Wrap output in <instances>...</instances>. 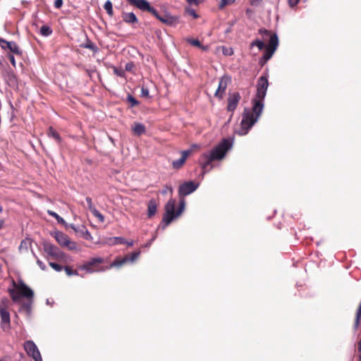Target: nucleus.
Masks as SVG:
<instances>
[{
    "instance_id": "a19ab883",
    "label": "nucleus",
    "mask_w": 361,
    "mask_h": 361,
    "mask_svg": "<svg viewBox=\"0 0 361 361\" xmlns=\"http://www.w3.org/2000/svg\"><path fill=\"white\" fill-rule=\"evenodd\" d=\"M222 54L224 56H231L233 54V49L232 47H222Z\"/></svg>"
},
{
    "instance_id": "864d4df0",
    "label": "nucleus",
    "mask_w": 361,
    "mask_h": 361,
    "mask_svg": "<svg viewBox=\"0 0 361 361\" xmlns=\"http://www.w3.org/2000/svg\"><path fill=\"white\" fill-rule=\"evenodd\" d=\"M36 260H37V264L39 265L40 269L43 271L46 270V269H47L46 265L39 258L37 259Z\"/></svg>"
},
{
    "instance_id": "a18cd8bd",
    "label": "nucleus",
    "mask_w": 361,
    "mask_h": 361,
    "mask_svg": "<svg viewBox=\"0 0 361 361\" xmlns=\"http://www.w3.org/2000/svg\"><path fill=\"white\" fill-rule=\"evenodd\" d=\"M135 67V63L133 61H130L126 63L125 66V71H131L133 68Z\"/></svg>"
},
{
    "instance_id": "2eb2a0df",
    "label": "nucleus",
    "mask_w": 361,
    "mask_h": 361,
    "mask_svg": "<svg viewBox=\"0 0 361 361\" xmlns=\"http://www.w3.org/2000/svg\"><path fill=\"white\" fill-rule=\"evenodd\" d=\"M240 99L241 97L239 92H236L230 94L228 97V105L226 107L227 111L233 112L236 109Z\"/></svg>"
},
{
    "instance_id": "a211bd4d",
    "label": "nucleus",
    "mask_w": 361,
    "mask_h": 361,
    "mask_svg": "<svg viewBox=\"0 0 361 361\" xmlns=\"http://www.w3.org/2000/svg\"><path fill=\"white\" fill-rule=\"evenodd\" d=\"M130 5L134 6L142 11H148L151 6L147 0H126Z\"/></svg>"
},
{
    "instance_id": "bf43d9fd",
    "label": "nucleus",
    "mask_w": 361,
    "mask_h": 361,
    "mask_svg": "<svg viewBox=\"0 0 361 361\" xmlns=\"http://www.w3.org/2000/svg\"><path fill=\"white\" fill-rule=\"evenodd\" d=\"M68 227L71 228L73 230H74L77 233L78 226H75L73 224H68Z\"/></svg>"
},
{
    "instance_id": "58836bf2",
    "label": "nucleus",
    "mask_w": 361,
    "mask_h": 361,
    "mask_svg": "<svg viewBox=\"0 0 361 361\" xmlns=\"http://www.w3.org/2000/svg\"><path fill=\"white\" fill-rule=\"evenodd\" d=\"M8 78L10 85H14L16 84L17 80L13 71L8 73Z\"/></svg>"
},
{
    "instance_id": "052dcab7",
    "label": "nucleus",
    "mask_w": 361,
    "mask_h": 361,
    "mask_svg": "<svg viewBox=\"0 0 361 361\" xmlns=\"http://www.w3.org/2000/svg\"><path fill=\"white\" fill-rule=\"evenodd\" d=\"M199 48L201 49L202 50L206 51H207L209 49V46L208 45H202L201 44V46Z\"/></svg>"
},
{
    "instance_id": "6e6d98bb",
    "label": "nucleus",
    "mask_w": 361,
    "mask_h": 361,
    "mask_svg": "<svg viewBox=\"0 0 361 361\" xmlns=\"http://www.w3.org/2000/svg\"><path fill=\"white\" fill-rule=\"evenodd\" d=\"M8 59L9 60V61L11 62V63L15 67L16 66V60H15V57L13 54H9L8 56Z\"/></svg>"
},
{
    "instance_id": "c85d7f7f",
    "label": "nucleus",
    "mask_w": 361,
    "mask_h": 361,
    "mask_svg": "<svg viewBox=\"0 0 361 361\" xmlns=\"http://www.w3.org/2000/svg\"><path fill=\"white\" fill-rule=\"evenodd\" d=\"M52 32L53 30L51 27L46 25H42L39 30L40 35L44 37H49L52 34Z\"/></svg>"
},
{
    "instance_id": "0e129e2a",
    "label": "nucleus",
    "mask_w": 361,
    "mask_h": 361,
    "mask_svg": "<svg viewBox=\"0 0 361 361\" xmlns=\"http://www.w3.org/2000/svg\"><path fill=\"white\" fill-rule=\"evenodd\" d=\"M109 140H110V142L114 145L116 146V142H115V140L111 137V136H109Z\"/></svg>"
},
{
    "instance_id": "f8f14e48",
    "label": "nucleus",
    "mask_w": 361,
    "mask_h": 361,
    "mask_svg": "<svg viewBox=\"0 0 361 361\" xmlns=\"http://www.w3.org/2000/svg\"><path fill=\"white\" fill-rule=\"evenodd\" d=\"M0 47L3 49H8L13 54H15L18 56H21L23 54V51L20 49L19 46L16 42H9L0 37Z\"/></svg>"
},
{
    "instance_id": "e433bc0d",
    "label": "nucleus",
    "mask_w": 361,
    "mask_h": 361,
    "mask_svg": "<svg viewBox=\"0 0 361 361\" xmlns=\"http://www.w3.org/2000/svg\"><path fill=\"white\" fill-rule=\"evenodd\" d=\"M114 73L121 78H124L126 75L125 71L122 68L115 66H114Z\"/></svg>"
},
{
    "instance_id": "79ce46f5",
    "label": "nucleus",
    "mask_w": 361,
    "mask_h": 361,
    "mask_svg": "<svg viewBox=\"0 0 361 361\" xmlns=\"http://www.w3.org/2000/svg\"><path fill=\"white\" fill-rule=\"evenodd\" d=\"M49 266L56 271H61L63 269V266L56 262H50Z\"/></svg>"
},
{
    "instance_id": "423d86ee",
    "label": "nucleus",
    "mask_w": 361,
    "mask_h": 361,
    "mask_svg": "<svg viewBox=\"0 0 361 361\" xmlns=\"http://www.w3.org/2000/svg\"><path fill=\"white\" fill-rule=\"evenodd\" d=\"M269 87V81L267 75L260 76L257 82V92L252 102H259L264 104V99Z\"/></svg>"
},
{
    "instance_id": "9d476101",
    "label": "nucleus",
    "mask_w": 361,
    "mask_h": 361,
    "mask_svg": "<svg viewBox=\"0 0 361 361\" xmlns=\"http://www.w3.org/2000/svg\"><path fill=\"white\" fill-rule=\"evenodd\" d=\"M44 251L50 257L55 259H63L65 253L54 244L44 241L42 243Z\"/></svg>"
},
{
    "instance_id": "5fc2aeb1",
    "label": "nucleus",
    "mask_w": 361,
    "mask_h": 361,
    "mask_svg": "<svg viewBox=\"0 0 361 361\" xmlns=\"http://www.w3.org/2000/svg\"><path fill=\"white\" fill-rule=\"evenodd\" d=\"M288 5L290 8L295 7L300 1V0H288Z\"/></svg>"
},
{
    "instance_id": "774afa93",
    "label": "nucleus",
    "mask_w": 361,
    "mask_h": 361,
    "mask_svg": "<svg viewBox=\"0 0 361 361\" xmlns=\"http://www.w3.org/2000/svg\"><path fill=\"white\" fill-rule=\"evenodd\" d=\"M154 240V238H153L149 243H147V244L146 245V246H149L151 245L152 242Z\"/></svg>"
},
{
    "instance_id": "13d9d810",
    "label": "nucleus",
    "mask_w": 361,
    "mask_h": 361,
    "mask_svg": "<svg viewBox=\"0 0 361 361\" xmlns=\"http://www.w3.org/2000/svg\"><path fill=\"white\" fill-rule=\"evenodd\" d=\"M190 4L198 5L200 2V0H186Z\"/></svg>"
},
{
    "instance_id": "37998d69",
    "label": "nucleus",
    "mask_w": 361,
    "mask_h": 361,
    "mask_svg": "<svg viewBox=\"0 0 361 361\" xmlns=\"http://www.w3.org/2000/svg\"><path fill=\"white\" fill-rule=\"evenodd\" d=\"M85 200L87 203V205H88V209L89 210L92 212V211H94V209H96V207L94 206V204H92V198L90 197H86L85 198Z\"/></svg>"
},
{
    "instance_id": "7ed1b4c3",
    "label": "nucleus",
    "mask_w": 361,
    "mask_h": 361,
    "mask_svg": "<svg viewBox=\"0 0 361 361\" xmlns=\"http://www.w3.org/2000/svg\"><path fill=\"white\" fill-rule=\"evenodd\" d=\"M176 201L175 199L171 198L165 204L162 220L160 223L159 227L164 230L174 219L178 218L185 210V201L181 198L179 201V205L176 210Z\"/></svg>"
},
{
    "instance_id": "9b49d317",
    "label": "nucleus",
    "mask_w": 361,
    "mask_h": 361,
    "mask_svg": "<svg viewBox=\"0 0 361 361\" xmlns=\"http://www.w3.org/2000/svg\"><path fill=\"white\" fill-rule=\"evenodd\" d=\"M24 348L27 354L35 361H42L40 352L32 341H27L24 343Z\"/></svg>"
},
{
    "instance_id": "e2e57ef3",
    "label": "nucleus",
    "mask_w": 361,
    "mask_h": 361,
    "mask_svg": "<svg viewBox=\"0 0 361 361\" xmlns=\"http://www.w3.org/2000/svg\"><path fill=\"white\" fill-rule=\"evenodd\" d=\"M125 244H126L129 247H131L134 245V241L133 240H130V241L126 240V243Z\"/></svg>"
},
{
    "instance_id": "2f4dec72",
    "label": "nucleus",
    "mask_w": 361,
    "mask_h": 361,
    "mask_svg": "<svg viewBox=\"0 0 361 361\" xmlns=\"http://www.w3.org/2000/svg\"><path fill=\"white\" fill-rule=\"evenodd\" d=\"M185 160L180 157L172 161V166L174 169H179L185 164Z\"/></svg>"
},
{
    "instance_id": "4be33fe9",
    "label": "nucleus",
    "mask_w": 361,
    "mask_h": 361,
    "mask_svg": "<svg viewBox=\"0 0 361 361\" xmlns=\"http://www.w3.org/2000/svg\"><path fill=\"white\" fill-rule=\"evenodd\" d=\"M126 262H127V259L125 257L116 258L109 265L102 267V269H99V271H104L109 269L112 267H119Z\"/></svg>"
},
{
    "instance_id": "bb28decb",
    "label": "nucleus",
    "mask_w": 361,
    "mask_h": 361,
    "mask_svg": "<svg viewBox=\"0 0 361 361\" xmlns=\"http://www.w3.org/2000/svg\"><path fill=\"white\" fill-rule=\"evenodd\" d=\"M133 131L135 135L140 136L145 133L146 128L145 125H143L142 123H136L134 127L133 128Z\"/></svg>"
},
{
    "instance_id": "c9c22d12",
    "label": "nucleus",
    "mask_w": 361,
    "mask_h": 361,
    "mask_svg": "<svg viewBox=\"0 0 361 361\" xmlns=\"http://www.w3.org/2000/svg\"><path fill=\"white\" fill-rule=\"evenodd\" d=\"M64 271H66L68 276H77L78 275V272L77 270H74L72 267L69 266H66L63 267Z\"/></svg>"
},
{
    "instance_id": "de8ad7c7",
    "label": "nucleus",
    "mask_w": 361,
    "mask_h": 361,
    "mask_svg": "<svg viewBox=\"0 0 361 361\" xmlns=\"http://www.w3.org/2000/svg\"><path fill=\"white\" fill-rule=\"evenodd\" d=\"M168 192H170L171 193H172L173 188L171 186L165 185L164 188L161 190V193L162 195H166Z\"/></svg>"
},
{
    "instance_id": "4c0bfd02",
    "label": "nucleus",
    "mask_w": 361,
    "mask_h": 361,
    "mask_svg": "<svg viewBox=\"0 0 361 361\" xmlns=\"http://www.w3.org/2000/svg\"><path fill=\"white\" fill-rule=\"evenodd\" d=\"M186 42L192 46L197 47L198 48L201 46V42L198 39L187 38Z\"/></svg>"
},
{
    "instance_id": "473e14b6",
    "label": "nucleus",
    "mask_w": 361,
    "mask_h": 361,
    "mask_svg": "<svg viewBox=\"0 0 361 361\" xmlns=\"http://www.w3.org/2000/svg\"><path fill=\"white\" fill-rule=\"evenodd\" d=\"M126 101L130 104V107L135 106L140 104V102L130 94H128Z\"/></svg>"
},
{
    "instance_id": "20e7f679",
    "label": "nucleus",
    "mask_w": 361,
    "mask_h": 361,
    "mask_svg": "<svg viewBox=\"0 0 361 361\" xmlns=\"http://www.w3.org/2000/svg\"><path fill=\"white\" fill-rule=\"evenodd\" d=\"M259 34L262 35L264 38L269 37V42L266 47L264 53L259 59V65L263 67L267 62L272 57L279 47V37L276 33H271V31L266 28H260L258 30Z\"/></svg>"
},
{
    "instance_id": "4d7b16f0",
    "label": "nucleus",
    "mask_w": 361,
    "mask_h": 361,
    "mask_svg": "<svg viewBox=\"0 0 361 361\" xmlns=\"http://www.w3.org/2000/svg\"><path fill=\"white\" fill-rule=\"evenodd\" d=\"M262 2V0H250V4L252 6H257Z\"/></svg>"
},
{
    "instance_id": "6ab92c4d",
    "label": "nucleus",
    "mask_w": 361,
    "mask_h": 361,
    "mask_svg": "<svg viewBox=\"0 0 361 361\" xmlns=\"http://www.w3.org/2000/svg\"><path fill=\"white\" fill-rule=\"evenodd\" d=\"M47 134L49 137L53 138L60 147L63 146V140L52 126L49 127Z\"/></svg>"
},
{
    "instance_id": "338daca9",
    "label": "nucleus",
    "mask_w": 361,
    "mask_h": 361,
    "mask_svg": "<svg viewBox=\"0 0 361 361\" xmlns=\"http://www.w3.org/2000/svg\"><path fill=\"white\" fill-rule=\"evenodd\" d=\"M31 252H32V256L37 259H38V257L37 256V255L35 254V252H34V250L31 248Z\"/></svg>"
},
{
    "instance_id": "393cba45",
    "label": "nucleus",
    "mask_w": 361,
    "mask_h": 361,
    "mask_svg": "<svg viewBox=\"0 0 361 361\" xmlns=\"http://www.w3.org/2000/svg\"><path fill=\"white\" fill-rule=\"evenodd\" d=\"M77 233H80V236L84 239L87 240H92V236L91 233L84 225L78 226Z\"/></svg>"
},
{
    "instance_id": "f03ea898",
    "label": "nucleus",
    "mask_w": 361,
    "mask_h": 361,
    "mask_svg": "<svg viewBox=\"0 0 361 361\" xmlns=\"http://www.w3.org/2000/svg\"><path fill=\"white\" fill-rule=\"evenodd\" d=\"M8 293L14 303H19L21 298L27 299L26 302L20 305L18 311L20 312H25L27 317H30L34 298V291L32 289L27 286L23 289H20L18 293L16 292L14 288H8Z\"/></svg>"
},
{
    "instance_id": "8fccbe9b",
    "label": "nucleus",
    "mask_w": 361,
    "mask_h": 361,
    "mask_svg": "<svg viewBox=\"0 0 361 361\" xmlns=\"http://www.w3.org/2000/svg\"><path fill=\"white\" fill-rule=\"evenodd\" d=\"M187 12L189 15L192 16L194 18H197L199 16L193 8H189L187 10Z\"/></svg>"
},
{
    "instance_id": "6e6552de",
    "label": "nucleus",
    "mask_w": 361,
    "mask_h": 361,
    "mask_svg": "<svg viewBox=\"0 0 361 361\" xmlns=\"http://www.w3.org/2000/svg\"><path fill=\"white\" fill-rule=\"evenodd\" d=\"M59 245L63 247H66L69 250H77V244L74 241H71L68 236L64 233L56 231L51 233Z\"/></svg>"
},
{
    "instance_id": "7c9ffc66",
    "label": "nucleus",
    "mask_w": 361,
    "mask_h": 361,
    "mask_svg": "<svg viewBox=\"0 0 361 361\" xmlns=\"http://www.w3.org/2000/svg\"><path fill=\"white\" fill-rule=\"evenodd\" d=\"M104 8L105 9V11H106L107 14L112 17L113 15H114V11H113V5H112V3L110 0H107L105 3H104Z\"/></svg>"
},
{
    "instance_id": "cd10ccee",
    "label": "nucleus",
    "mask_w": 361,
    "mask_h": 361,
    "mask_svg": "<svg viewBox=\"0 0 361 361\" xmlns=\"http://www.w3.org/2000/svg\"><path fill=\"white\" fill-rule=\"evenodd\" d=\"M47 213L51 216L54 217L59 224L63 225L66 228H68V224L57 213L51 210H48Z\"/></svg>"
},
{
    "instance_id": "f3484780",
    "label": "nucleus",
    "mask_w": 361,
    "mask_h": 361,
    "mask_svg": "<svg viewBox=\"0 0 361 361\" xmlns=\"http://www.w3.org/2000/svg\"><path fill=\"white\" fill-rule=\"evenodd\" d=\"M102 262H104V259L102 257H94L82 265L80 269L88 273H92L95 271V270H94L91 267L96 264H101Z\"/></svg>"
},
{
    "instance_id": "c03bdc74",
    "label": "nucleus",
    "mask_w": 361,
    "mask_h": 361,
    "mask_svg": "<svg viewBox=\"0 0 361 361\" xmlns=\"http://www.w3.org/2000/svg\"><path fill=\"white\" fill-rule=\"evenodd\" d=\"M141 97H149V91L147 87H142Z\"/></svg>"
},
{
    "instance_id": "72a5a7b5",
    "label": "nucleus",
    "mask_w": 361,
    "mask_h": 361,
    "mask_svg": "<svg viewBox=\"0 0 361 361\" xmlns=\"http://www.w3.org/2000/svg\"><path fill=\"white\" fill-rule=\"evenodd\" d=\"M140 253L141 252L140 250L134 251L130 254V256H126L124 257L127 259V262H133L138 258Z\"/></svg>"
},
{
    "instance_id": "ea45409f",
    "label": "nucleus",
    "mask_w": 361,
    "mask_h": 361,
    "mask_svg": "<svg viewBox=\"0 0 361 361\" xmlns=\"http://www.w3.org/2000/svg\"><path fill=\"white\" fill-rule=\"evenodd\" d=\"M91 213L98 219L99 222L103 223L105 219L104 215L102 214L97 209H94Z\"/></svg>"
},
{
    "instance_id": "4468645a",
    "label": "nucleus",
    "mask_w": 361,
    "mask_h": 361,
    "mask_svg": "<svg viewBox=\"0 0 361 361\" xmlns=\"http://www.w3.org/2000/svg\"><path fill=\"white\" fill-rule=\"evenodd\" d=\"M214 161L207 153H204L201 155L199 159V164L202 168V176L204 177V174L209 171L213 166L211 165L212 162Z\"/></svg>"
},
{
    "instance_id": "b1692460",
    "label": "nucleus",
    "mask_w": 361,
    "mask_h": 361,
    "mask_svg": "<svg viewBox=\"0 0 361 361\" xmlns=\"http://www.w3.org/2000/svg\"><path fill=\"white\" fill-rule=\"evenodd\" d=\"M32 239L28 237H26L25 239L22 240L18 247V251L20 253L23 252H27L29 247H31L32 246Z\"/></svg>"
},
{
    "instance_id": "dca6fc26",
    "label": "nucleus",
    "mask_w": 361,
    "mask_h": 361,
    "mask_svg": "<svg viewBox=\"0 0 361 361\" xmlns=\"http://www.w3.org/2000/svg\"><path fill=\"white\" fill-rule=\"evenodd\" d=\"M1 327L4 331L11 328V316L8 310L0 308Z\"/></svg>"
},
{
    "instance_id": "3c124183",
    "label": "nucleus",
    "mask_w": 361,
    "mask_h": 361,
    "mask_svg": "<svg viewBox=\"0 0 361 361\" xmlns=\"http://www.w3.org/2000/svg\"><path fill=\"white\" fill-rule=\"evenodd\" d=\"M18 283L19 290L23 289L25 287L27 286V284H25V283L23 281L22 279H18Z\"/></svg>"
},
{
    "instance_id": "a878e982",
    "label": "nucleus",
    "mask_w": 361,
    "mask_h": 361,
    "mask_svg": "<svg viewBox=\"0 0 361 361\" xmlns=\"http://www.w3.org/2000/svg\"><path fill=\"white\" fill-rule=\"evenodd\" d=\"M81 47L90 49L94 53H97L99 51L98 47L89 39H87L86 42L81 44Z\"/></svg>"
},
{
    "instance_id": "c756f323",
    "label": "nucleus",
    "mask_w": 361,
    "mask_h": 361,
    "mask_svg": "<svg viewBox=\"0 0 361 361\" xmlns=\"http://www.w3.org/2000/svg\"><path fill=\"white\" fill-rule=\"evenodd\" d=\"M253 47H257L259 49V50H262L264 49H266L267 45H265L264 42L262 40L257 38L256 39L253 40L250 44V48Z\"/></svg>"
},
{
    "instance_id": "680f3d73",
    "label": "nucleus",
    "mask_w": 361,
    "mask_h": 361,
    "mask_svg": "<svg viewBox=\"0 0 361 361\" xmlns=\"http://www.w3.org/2000/svg\"><path fill=\"white\" fill-rule=\"evenodd\" d=\"M358 352L360 353L359 357H361V339L358 342Z\"/></svg>"
},
{
    "instance_id": "f704fd0d",
    "label": "nucleus",
    "mask_w": 361,
    "mask_h": 361,
    "mask_svg": "<svg viewBox=\"0 0 361 361\" xmlns=\"http://www.w3.org/2000/svg\"><path fill=\"white\" fill-rule=\"evenodd\" d=\"M9 305H10V301L8 299V298L3 297L1 298L0 308L8 310Z\"/></svg>"
},
{
    "instance_id": "5701e85b",
    "label": "nucleus",
    "mask_w": 361,
    "mask_h": 361,
    "mask_svg": "<svg viewBox=\"0 0 361 361\" xmlns=\"http://www.w3.org/2000/svg\"><path fill=\"white\" fill-rule=\"evenodd\" d=\"M157 210V203L156 200L151 199L147 203V217L151 219L155 215Z\"/></svg>"
},
{
    "instance_id": "603ef678",
    "label": "nucleus",
    "mask_w": 361,
    "mask_h": 361,
    "mask_svg": "<svg viewBox=\"0 0 361 361\" xmlns=\"http://www.w3.org/2000/svg\"><path fill=\"white\" fill-rule=\"evenodd\" d=\"M63 3V0H55L54 4V7L56 8H60L62 7Z\"/></svg>"
},
{
    "instance_id": "49530a36",
    "label": "nucleus",
    "mask_w": 361,
    "mask_h": 361,
    "mask_svg": "<svg viewBox=\"0 0 361 361\" xmlns=\"http://www.w3.org/2000/svg\"><path fill=\"white\" fill-rule=\"evenodd\" d=\"M234 0H221L219 4V8H224V6L232 4Z\"/></svg>"
},
{
    "instance_id": "69168bd1",
    "label": "nucleus",
    "mask_w": 361,
    "mask_h": 361,
    "mask_svg": "<svg viewBox=\"0 0 361 361\" xmlns=\"http://www.w3.org/2000/svg\"><path fill=\"white\" fill-rule=\"evenodd\" d=\"M4 225V220L0 219V230L3 228Z\"/></svg>"
},
{
    "instance_id": "09e8293b",
    "label": "nucleus",
    "mask_w": 361,
    "mask_h": 361,
    "mask_svg": "<svg viewBox=\"0 0 361 361\" xmlns=\"http://www.w3.org/2000/svg\"><path fill=\"white\" fill-rule=\"evenodd\" d=\"M191 152H192L191 149H187V150L182 151L181 152V157L183 158V159L186 160L190 154Z\"/></svg>"
},
{
    "instance_id": "f257e3e1",
    "label": "nucleus",
    "mask_w": 361,
    "mask_h": 361,
    "mask_svg": "<svg viewBox=\"0 0 361 361\" xmlns=\"http://www.w3.org/2000/svg\"><path fill=\"white\" fill-rule=\"evenodd\" d=\"M252 112H251L247 107L243 110L242 115L243 118L240 122V128L235 131V133L238 135L243 136L247 135L252 127L257 122L263 111L264 107V104H259L258 102H252Z\"/></svg>"
},
{
    "instance_id": "aec40b11",
    "label": "nucleus",
    "mask_w": 361,
    "mask_h": 361,
    "mask_svg": "<svg viewBox=\"0 0 361 361\" xmlns=\"http://www.w3.org/2000/svg\"><path fill=\"white\" fill-rule=\"evenodd\" d=\"M126 243V240L123 237H110L106 238L102 244L113 246L116 245H122Z\"/></svg>"
},
{
    "instance_id": "0eeeda50",
    "label": "nucleus",
    "mask_w": 361,
    "mask_h": 361,
    "mask_svg": "<svg viewBox=\"0 0 361 361\" xmlns=\"http://www.w3.org/2000/svg\"><path fill=\"white\" fill-rule=\"evenodd\" d=\"M148 12L152 13L157 19L166 25L171 26L176 25L178 22V18L177 16H171L162 11H158L152 6H150L149 10H148Z\"/></svg>"
},
{
    "instance_id": "1a4fd4ad",
    "label": "nucleus",
    "mask_w": 361,
    "mask_h": 361,
    "mask_svg": "<svg viewBox=\"0 0 361 361\" xmlns=\"http://www.w3.org/2000/svg\"><path fill=\"white\" fill-rule=\"evenodd\" d=\"M199 183L193 180L185 181L178 187V195L180 197H185L195 192L199 187Z\"/></svg>"
},
{
    "instance_id": "39448f33",
    "label": "nucleus",
    "mask_w": 361,
    "mask_h": 361,
    "mask_svg": "<svg viewBox=\"0 0 361 361\" xmlns=\"http://www.w3.org/2000/svg\"><path fill=\"white\" fill-rule=\"evenodd\" d=\"M233 142L234 137L223 138L217 145L206 153L214 161L221 160L224 158L228 151L232 148Z\"/></svg>"
},
{
    "instance_id": "ddd939ff",
    "label": "nucleus",
    "mask_w": 361,
    "mask_h": 361,
    "mask_svg": "<svg viewBox=\"0 0 361 361\" xmlns=\"http://www.w3.org/2000/svg\"><path fill=\"white\" fill-rule=\"evenodd\" d=\"M231 82V77L228 75H223L219 82V86L214 93V96L219 99H222L224 94L227 88L228 84Z\"/></svg>"
},
{
    "instance_id": "412c9836",
    "label": "nucleus",
    "mask_w": 361,
    "mask_h": 361,
    "mask_svg": "<svg viewBox=\"0 0 361 361\" xmlns=\"http://www.w3.org/2000/svg\"><path fill=\"white\" fill-rule=\"evenodd\" d=\"M122 18L127 24L134 25L138 23V18L133 12H123Z\"/></svg>"
}]
</instances>
